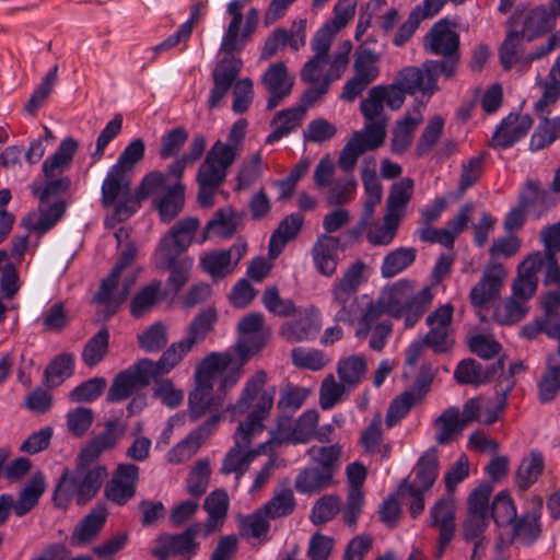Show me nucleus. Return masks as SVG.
<instances>
[{
	"mask_svg": "<svg viewBox=\"0 0 560 560\" xmlns=\"http://www.w3.org/2000/svg\"><path fill=\"white\" fill-rule=\"evenodd\" d=\"M182 178L171 174L170 170L166 173L154 171L147 174L138 187L140 198L156 196L154 203L165 223L174 220L184 208L186 187Z\"/></svg>",
	"mask_w": 560,
	"mask_h": 560,
	"instance_id": "39448f33",
	"label": "nucleus"
},
{
	"mask_svg": "<svg viewBox=\"0 0 560 560\" xmlns=\"http://www.w3.org/2000/svg\"><path fill=\"white\" fill-rule=\"evenodd\" d=\"M406 94L395 80L388 85L373 86L369 91L366 98L360 104V110L365 122L372 127L382 128L383 133L386 135L388 117L385 113L384 104L393 110L399 109L404 105Z\"/></svg>",
	"mask_w": 560,
	"mask_h": 560,
	"instance_id": "1a4fd4ad",
	"label": "nucleus"
},
{
	"mask_svg": "<svg viewBox=\"0 0 560 560\" xmlns=\"http://www.w3.org/2000/svg\"><path fill=\"white\" fill-rule=\"evenodd\" d=\"M151 360L143 359L118 373L107 394V401L118 402L130 397L138 388L150 384Z\"/></svg>",
	"mask_w": 560,
	"mask_h": 560,
	"instance_id": "ddd939ff",
	"label": "nucleus"
},
{
	"mask_svg": "<svg viewBox=\"0 0 560 560\" xmlns=\"http://www.w3.org/2000/svg\"><path fill=\"white\" fill-rule=\"evenodd\" d=\"M555 16L545 7L517 10L511 18V28L518 31L525 40L532 42L552 30Z\"/></svg>",
	"mask_w": 560,
	"mask_h": 560,
	"instance_id": "4468645a",
	"label": "nucleus"
},
{
	"mask_svg": "<svg viewBox=\"0 0 560 560\" xmlns=\"http://www.w3.org/2000/svg\"><path fill=\"white\" fill-rule=\"evenodd\" d=\"M225 400L218 395L213 394V387L196 383L194 390L190 392L188 397V416L190 421L196 422L203 418L207 413L210 417L206 421H210L217 417L215 427L221 420V412L225 408Z\"/></svg>",
	"mask_w": 560,
	"mask_h": 560,
	"instance_id": "aec40b11",
	"label": "nucleus"
},
{
	"mask_svg": "<svg viewBox=\"0 0 560 560\" xmlns=\"http://www.w3.org/2000/svg\"><path fill=\"white\" fill-rule=\"evenodd\" d=\"M423 48L442 57V60H427L431 69H438L445 79L455 77L460 60L459 35L446 20L432 25L423 38Z\"/></svg>",
	"mask_w": 560,
	"mask_h": 560,
	"instance_id": "423d86ee",
	"label": "nucleus"
},
{
	"mask_svg": "<svg viewBox=\"0 0 560 560\" xmlns=\"http://www.w3.org/2000/svg\"><path fill=\"white\" fill-rule=\"evenodd\" d=\"M191 348H187L186 341L183 339L172 343L166 351L163 352L156 363L151 360L150 375L155 378L160 375L168 373L173 370L187 354Z\"/></svg>",
	"mask_w": 560,
	"mask_h": 560,
	"instance_id": "e2e57ef3",
	"label": "nucleus"
},
{
	"mask_svg": "<svg viewBox=\"0 0 560 560\" xmlns=\"http://www.w3.org/2000/svg\"><path fill=\"white\" fill-rule=\"evenodd\" d=\"M417 250L412 247H399L388 253L382 262L381 275L389 279L410 267L416 260Z\"/></svg>",
	"mask_w": 560,
	"mask_h": 560,
	"instance_id": "13d9d810",
	"label": "nucleus"
},
{
	"mask_svg": "<svg viewBox=\"0 0 560 560\" xmlns=\"http://www.w3.org/2000/svg\"><path fill=\"white\" fill-rule=\"evenodd\" d=\"M305 21L301 20L299 22H294L290 30L277 27L267 36L260 54V59H270L285 46H289L292 50L298 51L305 46Z\"/></svg>",
	"mask_w": 560,
	"mask_h": 560,
	"instance_id": "4be33fe9",
	"label": "nucleus"
},
{
	"mask_svg": "<svg viewBox=\"0 0 560 560\" xmlns=\"http://www.w3.org/2000/svg\"><path fill=\"white\" fill-rule=\"evenodd\" d=\"M127 425L118 419L108 420L104 425V431L89 441L81 450L82 460L95 462L104 452L110 451L117 446L126 433Z\"/></svg>",
	"mask_w": 560,
	"mask_h": 560,
	"instance_id": "bb28decb",
	"label": "nucleus"
},
{
	"mask_svg": "<svg viewBox=\"0 0 560 560\" xmlns=\"http://www.w3.org/2000/svg\"><path fill=\"white\" fill-rule=\"evenodd\" d=\"M358 0H338L334 7V16L317 32L316 36L334 42L336 35L354 18Z\"/></svg>",
	"mask_w": 560,
	"mask_h": 560,
	"instance_id": "4c0bfd02",
	"label": "nucleus"
},
{
	"mask_svg": "<svg viewBox=\"0 0 560 560\" xmlns=\"http://www.w3.org/2000/svg\"><path fill=\"white\" fill-rule=\"evenodd\" d=\"M439 470L438 450L430 447L418 459L413 467L415 478L408 483L409 486L430 490L439 476Z\"/></svg>",
	"mask_w": 560,
	"mask_h": 560,
	"instance_id": "58836bf2",
	"label": "nucleus"
},
{
	"mask_svg": "<svg viewBox=\"0 0 560 560\" xmlns=\"http://www.w3.org/2000/svg\"><path fill=\"white\" fill-rule=\"evenodd\" d=\"M268 517L260 509L254 513L243 516L240 520V530L242 536L247 539H256L258 541L268 540L270 524Z\"/></svg>",
	"mask_w": 560,
	"mask_h": 560,
	"instance_id": "338daca9",
	"label": "nucleus"
},
{
	"mask_svg": "<svg viewBox=\"0 0 560 560\" xmlns=\"http://www.w3.org/2000/svg\"><path fill=\"white\" fill-rule=\"evenodd\" d=\"M560 390V365L549 358L537 382V397L542 404L552 401Z\"/></svg>",
	"mask_w": 560,
	"mask_h": 560,
	"instance_id": "052dcab7",
	"label": "nucleus"
},
{
	"mask_svg": "<svg viewBox=\"0 0 560 560\" xmlns=\"http://www.w3.org/2000/svg\"><path fill=\"white\" fill-rule=\"evenodd\" d=\"M237 358H233L232 364L224 369L220 375V384L217 388V394L226 401L228 392L233 388L240 381L243 374V365L252 355V349L248 345L237 343L235 348Z\"/></svg>",
	"mask_w": 560,
	"mask_h": 560,
	"instance_id": "79ce46f5",
	"label": "nucleus"
},
{
	"mask_svg": "<svg viewBox=\"0 0 560 560\" xmlns=\"http://www.w3.org/2000/svg\"><path fill=\"white\" fill-rule=\"evenodd\" d=\"M421 122L422 115L418 110L405 115L402 119L397 121L390 141V150L394 154H402L407 151L412 142L413 133Z\"/></svg>",
	"mask_w": 560,
	"mask_h": 560,
	"instance_id": "09e8293b",
	"label": "nucleus"
},
{
	"mask_svg": "<svg viewBox=\"0 0 560 560\" xmlns=\"http://www.w3.org/2000/svg\"><path fill=\"white\" fill-rule=\"evenodd\" d=\"M237 230V221L233 210L229 207L215 211L213 218L207 223L201 243L209 237L218 236L220 238L231 237Z\"/></svg>",
	"mask_w": 560,
	"mask_h": 560,
	"instance_id": "6e6d98bb",
	"label": "nucleus"
},
{
	"mask_svg": "<svg viewBox=\"0 0 560 560\" xmlns=\"http://www.w3.org/2000/svg\"><path fill=\"white\" fill-rule=\"evenodd\" d=\"M293 318L284 322L279 335L288 342H303L314 339L322 328V317L315 307L296 308Z\"/></svg>",
	"mask_w": 560,
	"mask_h": 560,
	"instance_id": "f3484780",
	"label": "nucleus"
},
{
	"mask_svg": "<svg viewBox=\"0 0 560 560\" xmlns=\"http://www.w3.org/2000/svg\"><path fill=\"white\" fill-rule=\"evenodd\" d=\"M413 192V180L405 177L395 183L388 194L386 201V214L401 220L406 207L410 201Z\"/></svg>",
	"mask_w": 560,
	"mask_h": 560,
	"instance_id": "5fc2aeb1",
	"label": "nucleus"
},
{
	"mask_svg": "<svg viewBox=\"0 0 560 560\" xmlns=\"http://www.w3.org/2000/svg\"><path fill=\"white\" fill-rule=\"evenodd\" d=\"M412 289L413 282L408 279H400L393 285L383 289L378 299L388 315L395 318L402 317L404 306Z\"/></svg>",
	"mask_w": 560,
	"mask_h": 560,
	"instance_id": "e433bc0d",
	"label": "nucleus"
},
{
	"mask_svg": "<svg viewBox=\"0 0 560 560\" xmlns=\"http://www.w3.org/2000/svg\"><path fill=\"white\" fill-rule=\"evenodd\" d=\"M46 488V480L42 472H36L21 490L16 500L13 499V512L21 517L27 514L39 501Z\"/></svg>",
	"mask_w": 560,
	"mask_h": 560,
	"instance_id": "49530a36",
	"label": "nucleus"
},
{
	"mask_svg": "<svg viewBox=\"0 0 560 560\" xmlns=\"http://www.w3.org/2000/svg\"><path fill=\"white\" fill-rule=\"evenodd\" d=\"M234 355L228 352H211L196 366L195 382L213 387V380L232 364Z\"/></svg>",
	"mask_w": 560,
	"mask_h": 560,
	"instance_id": "37998d69",
	"label": "nucleus"
},
{
	"mask_svg": "<svg viewBox=\"0 0 560 560\" xmlns=\"http://www.w3.org/2000/svg\"><path fill=\"white\" fill-rule=\"evenodd\" d=\"M138 480L139 467L137 465L119 464L105 487V497L117 505H125L135 497Z\"/></svg>",
	"mask_w": 560,
	"mask_h": 560,
	"instance_id": "412c9836",
	"label": "nucleus"
},
{
	"mask_svg": "<svg viewBox=\"0 0 560 560\" xmlns=\"http://www.w3.org/2000/svg\"><path fill=\"white\" fill-rule=\"evenodd\" d=\"M433 296V290L430 287H424L418 292H415V288L412 289L404 306L405 328H412L421 319L432 304Z\"/></svg>",
	"mask_w": 560,
	"mask_h": 560,
	"instance_id": "8fccbe9b",
	"label": "nucleus"
},
{
	"mask_svg": "<svg viewBox=\"0 0 560 560\" xmlns=\"http://www.w3.org/2000/svg\"><path fill=\"white\" fill-rule=\"evenodd\" d=\"M303 217L299 213H292L285 217L273 231L269 240V256L278 257L284 249L287 243L293 240L303 225Z\"/></svg>",
	"mask_w": 560,
	"mask_h": 560,
	"instance_id": "a19ab883",
	"label": "nucleus"
},
{
	"mask_svg": "<svg viewBox=\"0 0 560 560\" xmlns=\"http://www.w3.org/2000/svg\"><path fill=\"white\" fill-rule=\"evenodd\" d=\"M492 374L493 369L483 366L475 359L462 360L454 371V377L458 384L472 386L486 384Z\"/></svg>",
	"mask_w": 560,
	"mask_h": 560,
	"instance_id": "864d4df0",
	"label": "nucleus"
},
{
	"mask_svg": "<svg viewBox=\"0 0 560 560\" xmlns=\"http://www.w3.org/2000/svg\"><path fill=\"white\" fill-rule=\"evenodd\" d=\"M78 147L77 140L67 137L60 142L56 152L44 161L42 170L47 182L42 188L35 187L33 189V194L42 202L51 196L66 192L70 187L69 177H62L61 175L70 167Z\"/></svg>",
	"mask_w": 560,
	"mask_h": 560,
	"instance_id": "6e6552de",
	"label": "nucleus"
},
{
	"mask_svg": "<svg viewBox=\"0 0 560 560\" xmlns=\"http://www.w3.org/2000/svg\"><path fill=\"white\" fill-rule=\"evenodd\" d=\"M106 522L103 510H94L85 515L74 527L70 544L73 547H85L97 539Z\"/></svg>",
	"mask_w": 560,
	"mask_h": 560,
	"instance_id": "72a5a7b5",
	"label": "nucleus"
},
{
	"mask_svg": "<svg viewBox=\"0 0 560 560\" xmlns=\"http://www.w3.org/2000/svg\"><path fill=\"white\" fill-rule=\"evenodd\" d=\"M442 73L428 66L425 60L421 68L405 67L395 77V81L409 95L421 93L422 95L432 96L438 90V79Z\"/></svg>",
	"mask_w": 560,
	"mask_h": 560,
	"instance_id": "6ab92c4d",
	"label": "nucleus"
},
{
	"mask_svg": "<svg viewBox=\"0 0 560 560\" xmlns=\"http://www.w3.org/2000/svg\"><path fill=\"white\" fill-rule=\"evenodd\" d=\"M93 464L82 460L79 454L75 467L63 470L52 494L58 509H66L72 500L84 505L96 495L108 474L105 466Z\"/></svg>",
	"mask_w": 560,
	"mask_h": 560,
	"instance_id": "20e7f679",
	"label": "nucleus"
},
{
	"mask_svg": "<svg viewBox=\"0 0 560 560\" xmlns=\"http://www.w3.org/2000/svg\"><path fill=\"white\" fill-rule=\"evenodd\" d=\"M366 265L362 260L352 262L342 273L335 280L331 285V301H350L358 300L357 292L361 284L365 281L364 271Z\"/></svg>",
	"mask_w": 560,
	"mask_h": 560,
	"instance_id": "2f4dec72",
	"label": "nucleus"
},
{
	"mask_svg": "<svg viewBox=\"0 0 560 560\" xmlns=\"http://www.w3.org/2000/svg\"><path fill=\"white\" fill-rule=\"evenodd\" d=\"M545 468L544 455L533 450L528 456L524 457L518 466L515 477V485L518 490L529 489L542 474Z\"/></svg>",
	"mask_w": 560,
	"mask_h": 560,
	"instance_id": "603ef678",
	"label": "nucleus"
},
{
	"mask_svg": "<svg viewBox=\"0 0 560 560\" xmlns=\"http://www.w3.org/2000/svg\"><path fill=\"white\" fill-rule=\"evenodd\" d=\"M198 533L199 526L191 525L180 534L166 536L162 539L160 547L155 549L154 555L161 560H167L171 555L189 553L197 547L195 538Z\"/></svg>",
	"mask_w": 560,
	"mask_h": 560,
	"instance_id": "f704fd0d",
	"label": "nucleus"
},
{
	"mask_svg": "<svg viewBox=\"0 0 560 560\" xmlns=\"http://www.w3.org/2000/svg\"><path fill=\"white\" fill-rule=\"evenodd\" d=\"M267 170L268 165L264 163L259 151L243 160L235 177V189L242 190L252 187L260 179Z\"/></svg>",
	"mask_w": 560,
	"mask_h": 560,
	"instance_id": "4d7b16f0",
	"label": "nucleus"
},
{
	"mask_svg": "<svg viewBox=\"0 0 560 560\" xmlns=\"http://www.w3.org/2000/svg\"><path fill=\"white\" fill-rule=\"evenodd\" d=\"M308 107L310 106L301 103L298 107L278 112L271 120L273 130L266 138V143L273 144L300 128Z\"/></svg>",
	"mask_w": 560,
	"mask_h": 560,
	"instance_id": "473e14b6",
	"label": "nucleus"
},
{
	"mask_svg": "<svg viewBox=\"0 0 560 560\" xmlns=\"http://www.w3.org/2000/svg\"><path fill=\"white\" fill-rule=\"evenodd\" d=\"M360 443L369 454L380 453L383 458L389 456L390 447L383 445L382 418L380 415H376L363 430Z\"/></svg>",
	"mask_w": 560,
	"mask_h": 560,
	"instance_id": "0e129e2a",
	"label": "nucleus"
},
{
	"mask_svg": "<svg viewBox=\"0 0 560 560\" xmlns=\"http://www.w3.org/2000/svg\"><path fill=\"white\" fill-rule=\"evenodd\" d=\"M539 118L541 121L532 135L529 142L532 151L542 150L560 138V115L551 119L548 118V115Z\"/></svg>",
	"mask_w": 560,
	"mask_h": 560,
	"instance_id": "680f3d73",
	"label": "nucleus"
},
{
	"mask_svg": "<svg viewBox=\"0 0 560 560\" xmlns=\"http://www.w3.org/2000/svg\"><path fill=\"white\" fill-rule=\"evenodd\" d=\"M335 485V477L326 469L307 467L299 472L294 489L302 494H315Z\"/></svg>",
	"mask_w": 560,
	"mask_h": 560,
	"instance_id": "c9c22d12",
	"label": "nucleus"
},
{
	"mask_svg": "<svg viewBox=\"0 0 560 560\" xmlns=\"http://www.w3.org/2000/svg\"><path fill=\"white\" fill-rule=\"evenodd\" d=\"M508 272L502 264L489 261L479 281L469 292V301L474 307H482L498 299Z\"/></svg>",
	"mask_w": 560,
	"mask_h": 560,
	"instance_id": "2eb2a0df",
	"label": "nucleus"
},
{
	"mask_svg": "<svg viewBox=\"0 0 560 560\" xmlns=\"http://www.w3.org/2000/svg\"><path fill=\"white\" fill-rule=\"evenodd\" d=\"M229 170L205 158L198 168L196 182L198 184V202L203 208L213 206L214 195L225 182Z\"/></svg>",
	"mask_w": 560,
	"mask_h": 560,
	"instance_id": "b1692460",
	"label": "nucleus"
},
{
	"mask_svg": "<svg viewBox=\"0 0 560 560\" xmlns=\"http://www.w3.org/2000/svg\"><path fill=\"white\" fill-rule=\"evenodd\" d=\"M142 199L138 190L132 194L129 174L113 165L102 184V203L114 206L113 219L117 222L128 220L138 211Z\"/></svg>",
	"mask_w": 560,
	"mask_h": 560,
	"instance_id": "0eeeda50",
	"label": "nucleus"
},
{
	"mask_svg": "<svg viewBox=\"0 0 560 560\" xmlns=\"http://www.w3.org/2000/svg\"><path fill=\"white\" fill-rule=\"evenodd\" d=\"M385 139L386 136L382 128L364 122L363 129L354 131L340 151L337 160L338 167L345 173H351L359 158L368 151H374L382 147Z\"/></svg>",
	"mask_w": 560,
	"mask_h": 560,
	"instance_id": "9b49d317",
	"label": "nucleus"
},
{
	"mask_svg": "<svg viewBox=\"0 0 560 560\" xmlns=\"http://www.w3.org/2000/svg\"><path fill=\"white\" fill-rule=\"evenodd\" d=\"M136 283L133 272L116 276L112 283L104 289V279L101 282L100 290L94 296V301L105 305L109 314H114L118 307L128 299L132 287Z\"/></svg>",
	"mask_w": 560,
	"mask_h": 560,
	"instance_id": "c756f323",
	"label": "nucleus"
},
{
	"mask_svg": "<svg viewBox=\"0 0 560 560\" xmlns=\"http://www.w3.org/2000/svg\"><path fill=\"white\" fill-rule=\"evenodd\" d=\"M253 35L254 33L243 24H228L220 44V52L224 56L212 70L213 86L208 98L210 108H215L221 104L238 77L243 61L237 55L252 40Z\"/></svg>",
	"mask_w": 560,
	"mask_h": 560,
	"instance_id": "7ed1b4c3",
	"label": "nucleus"
},
{
	"mask_svg": "<svg viewBox=\"0 0 560 560\" xmlns=\"http://www.w3.org/2000/svg\"><path fill=\"white\" fill-rule=\"evenodd\" d=\"M247 126L246 119H237L231 127L226 141L217 140L207 152L206 159L229 170L243 151Z\"/></svg>",
	"mask_w": 560,
	"mask_h": 560,
	"instance_id": "a211bd4d",
	"label": "nucleus"
},
{
	"mask_svg": "<svg viewBox=\"0 0 560 560\" xmlns=\"http://www.w3.org/2000/svg\"><path fill=\"white\" fill-rule=\"evenodd\" d=\"M380 61L378 52L363 45L359 46L354 51L353 75L345 83L340 98L353 102L360 96L380 77Z\"/></svg>",
	"mask_w": 560,
	"mask_h": 560,
	"instance_id": "9d476101",
	"label": "nucleus"
},
{
	"mask_svg": "<svg viewBox=\"0 0 560 560\" xmlns=\"http://www.w3.org/2000/svg\"><path fill=\"white\" fill-rule=\"evenodd\" d=\"M435 441L445 445L456 440L465 429L460 421V411L457 407L446 408L434 421Z\"/></svg>",
	"mask_w": 560,
	"mask_h": 560,
	"instance_id": "a18cd8bd",
	"label": "nucleus"
},
{
	"mask_svg": "<svg viewBox=\"0 0 560 560\" xmlns=\"http://www.w3.org/2000/svg\"><path fill=\"white\" fill-rule=\"evenodd\" d=\"M453 313L454 306L451 303H446L430 313L425 318L429 331L423 337V342L436 353L448 351L454 343Z\"/></svg>",
	"mask_w": 560,
	"mask_h": 560,
	"instance_id": "f8f14e48",
	"label": "nucleus"
},
{
	"mask_svg": "<svg viewBox=\"0 0 560 560\" xmlns=\"http://www.w3.org/2000/svg\"><path fill=\"white\" fill-rule=\"evenodd\" d=\"M261 83L269 93L267 109L276 108L292 91L294 77L289 74L284 62L270 65L261 77Z\"/></svg>",
	"mask_w": 560,
	"mask_h": 560,
	"instance_id": "5701e85b",
	"label": "nucleus"
},
{
	"mask_svg": "<svg viewBox=\"0 0 560 560\" xmlns=\"http://www.w3.org/2000/svg\"><path fill=\"white\" fill-rule=\"evenodd\" d=\"M331 42L316 35L311 40L313 56L300 71L301 81L308 85L301 96L302 104L312 106L329 91L330 84L343 77L352 51V43L342 40L330 56Z\"/></svg>",
	"mask_w": 560,
	"mask_h": 560,
	"instance_id": "f03ea898",
	"label": "nucleus"
},
{
	"mask_svg": "<svg viewBox=\"0 0 560 560\" xmlns=\"http://www.w3.org/2000/svg\"><path fill=\"white\" fill-rule=\"evenodd\" d=\"M336 372L340 381L345 382L351 389H354L365 380L368 360L361 353L342 357L337 362Z\"/></svg>",
	"mask_w": 560,
	"mask_h": 560,
	"instance_id": "ea45409f",
	"label": "nucleus"
},
{
	"mask_svg": "<svg viewBox=\"0 0 560 560\" xmlns=\"http://www.w3.org/2000/svg\"><path fill=\"white\" fill-rule=\"evenodd\" d=\"M455 501L450 497L438 500L429 511V526L439 532L436 559L442 558L455 536Z\"/></svg>",
	"mask_w": 560,
	"mask_h": 560,
	"instance_id": "dca6fc26",
	"label": "nucleus"
},
{
	"mask_svg": "<svg viewBox=\"0 0 560 560\" xmlns=\"http://www.w3.org/2000/svg\"><path fill=\"white\" fill-rule=\"evenodd\" d=\"M267 382V372L258 370L246 380L236 402L225 408L232 420L246 415L245 419L238 422L233 434V446L225 454L220 468L223 475L234 474L237 481L253 463L245 446L253 444L264 432L265 420L270 416L275 404L276 386L265 388Z\"/></svg>",
	"mask_w": 560,
	"mask_h": 560,
	"instance_id": "f257e3e1",
	"label": "nucleus"
},
{
	"mask_svg": "<svg viewBox=\"0 0 560 560\" xmlns=\"http://www.w3.org/2000/svg\"><path fill=\"white\" fill-rule=\"evenodd\" d=\"M545 259L542 253L528 255L518 266V273L513 282V296L527 302L536 292L538 272L542 269Z\"/></svg>",
	"mask_w": 560,
	"mask_h": 560,
	"instance_id": "a878e982",
	"label": "nucleus"
},
{
	"mask_svg": "<svg viewBox=\"0 0 560 560\" xmlns=\"http://www.w3.org/2000/svg\"><path fill=\"white\" fill-rule=\"evenodd\" d=\"M340 241L336 236L320 234L312 246L311 255L316 270L331 277L339 264Z\"/></svg>",
	"mask_w": 560,
	"mask_h": 560,
	"instance_id": "c85d7f7f",
	"label": "nucleus"
},
{
	"mask_svg": "<svg viewBox=\"0 0 560 560\" xmlns=\"http://www.w3.org/2000/svg\"><path fill=\"white\" fill-rule=\"evenodd\" d=\"M341 499L336 494H324L312 506L310 521L323 525L332 521L341 511Z\"/></svg>",
	"mask_w": 560,
	"mask_h": 560,
	"instance_id": "774afa93",
	"label": "nucleus"
},
{
	"mask_svg": "<svg viewBox=\"0 0 560 560\" xmlns=\"http://www.w3.org/2000/svg\"><path fill=\"white\" fill-rule=\"evenodd\" d=\"M188 248L187 241H179L174 235H165L155 250L154 259L158 268L166 269L177 266L184 258H190L184 255Z\"/></svg>",
	"mask_w": 560,
	"mask_h": 560,
	"instance_id": "de8ad7c7",
	"label": "nucleus"
},
{
	"mask_svg": "<svg viewBox=\"0 0 560 560\" xmlns=\"http://www.w3.org/2000/svg\"><path fill=\"white\" fill-rule=\"evenodd\" d=\"M295 508L296 500L293 490L287 486H278L260 510L269 520H278L291 515Z\"/></svg>",
	"mask_w": 560,
	"mask_h": 560,
	"instance_id": "c03bdc74",
	"label": "nucleus"
},
{
	"mask_svg": "<svg viewBox=\"0 0 560 560\" xmlns=\"http://www.w3.org/2000/svg\"><path fill=\"white\" fill-rule=\"evenodd\" d=\"M163 298L162 283L154 281L141 289L132 299L130 313L133 317H141L150 312Z\"/></svg>",
	"mask_w": 560,
	"mask_h": 560,
	"instance_id": "69168bd1",
	"label": "nucleus"
},
{
	"mask_svg": "<svg viewBox=\"0 0 560 560\" xmlns=\"http://www.w3.org/2000/svg\"><path fill=\"white\" fill-rule=\"evenodd\" d=\"M264 322V315L260 313L248 314L238 322V332L244 336L238 343L246 342L252 349V354L259 351L265 345L264 338L257 336L262 329Z\"/></svg>",
	"mask_w": 560,
	"mask_h": 560,
	"instance_id": "bf43d9fd",
	"label": "nucleus"
},
{
	"mask_svg": "<svg viewBox=\"0 0 560 560\" xmlns=\"http://www.w3.org/2000/svg\"><path fill=\"white\" fill-rule=\"evenodd\" d=\"M533 126L528 114H510L497 127L492 136L494 148L508 149L524 138Z\"/></svg>",
	"mask_w": 560,
	"mask_h": 560,
	"instance_id": "cd10ccee",
	"label": "nucleus"
},
{
	"mask_svg": "<svg viewBox=\"0 0 560 560\" xmlns=\"http://www.w3.org/2000/svg\"><path fill=\"white\" fill-rule=\"evenodd\" d=\"M544 501L541 497H534L530 500L529 509L520 517H516L513 527V537L525 546L534 545L542 533L541 515Z\"/></svg>",
	"mask_w": 560,
	"mask_h": 560,
	"instance_id": "393cba45",
	"label": "nucleus"
},
{
	"mask_svg": "<svg viewBox=\"0 0 560 560\" xmlns=\"http://www.w3.org/2000/svg\"><path fill=\"white\" fill-rule=\"evenodd\" d=\"M524 38L518 31L511 28L499 49L500 62L504 70L517 67L520 71L526 70L525 55L522 49Z\"/></svg>",
	"mask_w": 560,
	"mask_h": 560,
	"instance_id": "3c124183",
	"label": "nucleus"
},
{
	"mask_svg": "<svg viewBox=\"0 0 560 560\" xmlns=\"http://www.w3.org/2000/svg\"><path fill=\"white\" fill-rule=\"evenodd\" d=\"M215 420L217 417L210 421H205L192 430L183 441L168 451L167 460L172 464H180L190 459L215 429Z\"/></svg>",
	"mask_w": 560,
	"mask_h": 560,
	"instance_id": "7c9ffc66",
	"label": "nucleus"
}]
</instances>
